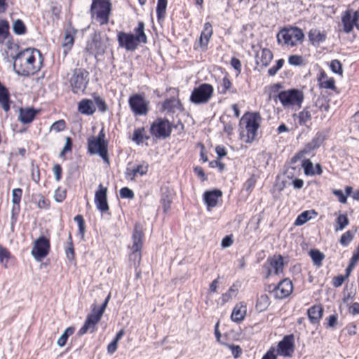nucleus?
Wrapping results in <instances>:
<instances>
[{
  "instance_id": "20",
  "label": "nucleus",
  "mask_w": 359,
  "mask_h": 359,
  "mask_svg": "<svg viewBox=\"0 0 359 359\" xmlns=\"http://www.w3.org/2000/svg\"><path fill=\"white\" fill-rule=\"evenodd\" d=\"M308 38L313 46L318 47L321 43L325 41L327 33L325 31L321 32L318 29H311L308 32Z\"/></svg>"
},
{
  "instance_id": "62",
  "label": "nucleus",
  "mask_w": 359,
  "mask_h": 359,
  "mask_svg": "<svg viewBox=\"0 0 359 359\" xmlns=\"http://www.w3.org/2000/svg\"><path fill=\"white\" fill-rule=\"evenodd\" d=\"M229 348L231 349V353L235 358H238L242 354V349L238 345L227 344Z\"/></svg>"
},
{
  "instance_id": "40",
  "label": "nucleus",
  "mask_w": 359,
  "mask_h": 359,
  "mask_svg": "<svg viewBox=\"0 0 359 359\" xmlns=\"http://www.w3.org/2000/svg\"><path fill=\"white\" fill-rule=\"evenodd\" d=\"M337 226L335 227V231H339L344 229L347 225L349 224V219L346 215L341 214L339 215L337 219Z\"/></svg>"
},
{
  "instance_id": "12",
  "label": "nucleus",
  "mask_w": 359,
  "mask_h": 359,
  "mask_svg": "<svg viewBox=\"0 0 359 359\" xmlns=\"http://www.w3.org/2000/svg\"><path fill=\"white\" fill-rule=\"evenodd\" d=\"M50 248L49 239L41 236L34 241L31 254L36 261L39 262L48 255Z\"/></svg>"
},
{
  "instance_id": "19",
  "label": "nucleus",
  "mask_w": 359,
  "mask_h": 359,
  "mask_svg": "<svg viewBox=\"0 0 359 359\" xmlns=\"http://www.w3.org/2000/svg\"><path fill=\"white\" fill-rule=\"evenodd\" d=\"M276 299H283L287 297L293 290V285L289 278H284L276 285Z\"/></svg>"
},
{
  "instance_id": "16",
  "label": "nucleus",
  "mask_w": 359,
  "mask_h": 359,
  "mask_svg": "<svg viewBox=\"0 0 359 359\" xmlns=\"http://www.w3.org/2000/svg\"><path fill=\"white\" fill-rule=\"evenodd\" d=\"M95 203L98 210L106 212L109 210L107 203V188L100 184L95 193Z\"/></svg>"
},
{
  "instance_id": "48",
  "label": "nucleus",
  "mask_w": 359,
  "mask_h": 359,
  "mask_svg": "<svg viewBox=\"0 0 359 359\" xmlns=\"http://www.w3.org/2000/svg\"><path fill=\"white\" fill-rule=\"evenodd\" d=\"M330 67L331 70L335 73L338 74L339 75H342L343 69H342V65L338 60H332L330 62Z\"/></svg>"
},
{
  "instance_id": "22",
  "label": "nucleus",
  "mask_w": 359,
  "mask_h": 359,
  "mask_svg": "<svg viewBox=\"0 0 359 359\" xmlns=\"http://www.w3.org/2000/svg\"><path fill=\"white\" fill-rule=\"evenodd\" d=\"M78 111L82 114L90 116L95 113L96 108L93 100L83 99L79 102Z\"/></svg>"
},
{
  "instance_id": "6",
  "label": "nucleus",
  "mask_w": 359,
  "mask_h": 359,
  "mask_svg": "<svg viewBox=\"0 0 359 359\" xmlns=\"http://www.w3.org/2000/svg\"><path fill=\"white\" fill-rule=\"evenodd\" d=\"M89 73L85 69L78 68L73 71L70 79V85L74 93L84 91L86 88L89 79Z\"/></svg>"
},
{
  "instance_id": "44",
  "label": "nucleus",
  "mask_w": 359,
  "mask_h": 359,
  "mask_svg": "<svg viewBox=\"0 0 359 359\" xmlns=\"http://www.w3.org/2000/svg\"><path fill=\"white\" fill-rule=\"evenodd\" d=\"M74 220L77 222L79 226V233L81 235V238L84 237L85 231H86V224L85 221L82 215H78L74 217Z\"/></svg>"
},
{
  "instance_id": "57",
  "label": "nucleus",
  "mask_w": 359,
  "mask_h": 359,
  "mask_svg": "<svg viewBox=\"0 0 359 359\" xmlns=\"http://www.w3.org/2000/svg\"><path fill=\"white\" fill-rule=\"evenodd\" d=\"M144 129L143 128L135 130L133 133V140L136 142L137 144L142 143L144 139Z\"/></svg>"
},
{
  "instance_id": "31",
  "label": "nucleus",
  "mask_w": 359,
  "mask_h": 359,
  "mask_svg": "<svg viewBox=\"0 0 359 359\" xmlns=\"http://www.w3.org/2000/svg\"><path fill=\"white\" fill-rule=\"evenodd\" d=\"M297 116L298 118V123L300 126H307V122L311 120V114L310 111L309 110V107H306L304 108V109L299 113L298 115L293 114V117Z\"/></svg>"
},
{
  "instance_id": "60",
  "label": "nucleus",
  "mask_w": 359,
  "mask_h": 359,
  "mask_svg": "<svg viewBox=\"0 0 359 359\" xmlns=\"http://www.w3.org/2000/svg\"><path fill=\"white\" fill-rule=\"evenodd\" d=\"M67 191L65 189L57 188L55 191V200L58 202H62L66 198Z\"/></svg>"
},
{
  "instance_id": "32",
  "label": "nucleus",
  "mask_w": 359,
  "mask_h": 359,
  "mask_svg": "<svg viewBox=\"0 0 359 359\" xmlns=\"http://www.w3.org/2000/svg\"><path fill=\"white\" fill-rule=\"evenodd\" d=\"M317 215V212L312 210H306L302 212L298 217H297L294 224L296 226H300L305 224L306 222H308L309 219L312 218V215Z\"/></svg>"
},
{
  "instance_id": "51",
  "label": "nucleus",
  "mask_w": 359,
  "mask_h": 359,
  "mask_svg": "<svg viewBox=\"0 0 359 359\" xmlns=\"http://www.w3.org/2000/svg\"><path fill=\"white\" fill-rule=\"evenodd\" d=\"M22 191L20 188H15L12 191V203L19 205L21 201Z\"/></svg>"
},
{
  "instance_id": "18",
  "label": "nucleus",
  "mask_w": 359,
  "mask_h": 359,
  "mask_svg": "<svg viewBox=\"0 0 359 359\" xmlns=\"http://www.w3.org/2000/svg\"><path fill=\"white\" fill-rule=\"evenodd\" d=\"M328 135L327 130L318 131L311 140L305 144L304 152L310 154L311 151L318 149L323 142L327 139Z\"/></svg>"
},
{
  "instance_id": "64",
  "label": "nucleus",
  "mask_w": 359,
  "mask_h": 359,
  "mask_svg": "<svg viewBox=\"0 0 359 359\" xmlns=\"http://www.w3.org/2000/svg\"><path fill=\"white\" fill-rule=\"evenodd\" d=\"M335 82L334 79L330 78L329 79H327L326 81H321L320 83V87L325 88L327 89H334L335 88Z\"/></svg>"
},
{
  "instance_id": "56",
  "label": "nucleus",
  "mask_w": 359,
  "mask_h": 359,
  "mask_svg": "<svg viewBox=\"0 0 359 359\" xmlns=\"http://www.w3.org/2000/svg\"><path fill=\"white\" fill-rule=\"evenodd\" d=\"M219 120H220L221 123L223 124L224 132H225L229 135H231L233 130V124L231 123V121H226L224 120V117H223V116L220 117Z\"/></svg>"
},
{
  "instance_id": "36",
  "label": "nucleus",
  "mask_w": 359,
  "mask_h": 359,
  "mask_svg": "<svg viewBox=\"0 0 359 359\" xmlns=\"http://www.w3.org/2000/svg\"><path fill=\"white\" fill-rule=\"evenodd\" d=\"M74 42V39L73 35L69 32H67L65 33L63 41L62 46L64 48V54L66 55L69 50H71Z\"/></svg>"
},
{
  "instance_id": "63",
  "label": "nucleus",
  "mask_w": 359,
  "mask_h": 359,
  "mask_svg": "<svg viewBox=\"0 0 359 359\" xmlns=\"http://www.w3.org/2000/svg\"><path fill=\"white\" fill-rule=\"evenodd\" d=\"M233 243V235H227L223 238L221 242V245L223 248L230 247Z\"/></svg>"
},
{
  "instance_id": "45",
  "label": "nucleus",
  "mask_w": 359,
  "mask_h": 359,
  "mask_svg": "<svg viewBox=\"0 0 359 359\" xmlns=\"http://www.w3.org/2000/svg\"><path fill=\"white\" fill-rule=\"evenodd\" d=\"M212 27L210 22H206L203 25V39H205L206 43H203V47L207 46L208 43L212 35Z\"/></svg>"
},
{
  "instance_id": "14",
  "label": "nucleus",
  "mask_w": 359,
  "mask_h": 359,
  "mask_svg": "<svg viewBox=\"0 0 359 359\" xmlns=\"http://www.w3.org/2000/svg\"><path fill=\"white\" fill-rule=\"evenodd\" d=\"M129 106L136 115H146L148 112V102L140 94H135L130 97Z\"/></svg>"
},
{
  "instance_id": "27",
  "label": "nucleus",
  "mask_w": 359,
  "mask_h": 359,
  "mask_svg": "<svg viewBox=\"0 0 359 359\" xmlns=\"http://www.w3.org/2000/svg\"><path fill=\"white\" fill-rule=\"evenodd\" d=\"M283 41L284 44L294 46L296 42L292 40L290 29H283L277 34V41L280 43L281 41Z\"/></svg>"
},
{
  "instance_id": "23",
  "label": "nucleus",
  "mask_w": 359,
  "mask_h": 359,
  "mask_svg": "<svg viewBox=\"0 0 359 359\" xmlns=\"http://www.w3.org/2000/svg\"><path fill=\"white\" fill-rule=\"evenodd\" d=\"M38 111L32 108L23 109L20 108L19 110L18 120L24 123H30L35 118Z\"/></svg>"
},
{
  "instance_id": "58",
  "label": "nucleus",
  "mask_w": 359,
  "mask_h": 359,
  "mask_svg": "<svg viewBox=\"0 0 359 359\" xmlns=\"http://www.w3.org/2000/svg\"><path fill=\"white\" fill-rule=\"evenodd\" d=\"M120 196L122 198L133 199L135 195L133 190L128 187H123L120 189Z\"/></svg>"
},
{
  "instance_id": "53",
  "label": "nucleus",
  "mask_w": 359,
  "mask_h": 359,
  "mask_svg": "<svg viewBox=\"0 0 359 359\" xmlns=\"http://www.w3.org/2000/svg\"><path fill=\"white\" fill-rule=\"evenodd\" d=\"M95 102L99 111L104 113L108 110L105 101L99 96L95 97Z\"/></svg>"
},
{
  "instance_id": "25",
  "label": "nucleus",
  "mask_w": 359,
  "mask_h": 359,
  "mask_svg": "<svg viewBox=\"0 0 359 359\" xmlns=\"http://www.w3.org/2000/svg\"><path fill=\"white\" fill-rule=\"evenodd\" d=\"M246 306L243 303L237 304L231 313V318L233 322L241 323L245 318L246 315Z\"/></svg>"
},
{
  "instance_id": "28",
  "label": "nucleus",
  "mask_w": 359,
  "mask_h": 359,
  "mask_svg": "<svg viewBox=\"0 0 359 359\" xmlns=\"http://www.w3.org/2000/svg\"><path fill=\"white\" fill-rule=\"evenodd\" d=\"M148 171V165H138L133 168H127L126 175L130 180H133L137 174L143 175Z\"/></svg>"
},
{
  "instance_id": "55",
  "label": "nucleus",
  "mask_w": 359,
  "mask_h": 359,
  "mask_svg": "<svg viewBox=\"0 0 359 359\" xmlns=\"http://www.w3.org/2000/svg\"><path fill=\"white\" fill-rule=\"evenodd\" d=\"M65 126H66L65 121L64 120L61 119V120L54 122L50 127V130H54L56 133H58V132L64 130L65 128Z\"/></svg>"
},
{
  "instance_id": "11",
  "label": "nucleus",
  "mask_w": 359,
  "mask_h": 359,
  "mask_svg": "<svg viewBox=\"0 0 359 359\" xmlns=\"http://www.w3.org/2000/svg\"><path fill=\"white\" fill-rule=\"evenodd\" d=\"M108 144L106 141H101L91 137L88 140V151L90 154H98L102 159L109 163Z\"/></svg>"
},
{
  "instance_id": "17",
  "label": "nucleus",
  "mask_w": 359,
  "mask_h": 359,
  "mask_svg": "<svg viewBox=\"0 0 359 359\" xmlns=\"http://www.w3.org/2000/svg\"><path fill=\"white\" fill-rule=\"evenodd\" d=\"M222 195V191L218 189L208 190L203 193V201L208 211H210L212 208L217 205L219 200L221 199Z\"/></svg>"
},
{
  "instance_id": "34",
  "label": "nucleus",
  "mask_w": 359,
  "mask_h": 359,
  "mask_svg": "<svg viewBox=\"0 0 359 359\" xmlns=\"http://www.w3.org/2000/svg\"><path fill=\"white\" fill-rule=\"evenodd\" d=\"M270 300L269 297L266 294H262L259 297H258L255 305V308L259 312H262L265 311L268 308Z\"/></svg>"
},
{
  "instance_id": "38",
  "label": "nucleus",
  "mask_w": 359,
  "mask_h": 359,
  "mask_svg": "<svg viewBox=\"0 0 359 359\" xmlns=\"http://www.w3.org/2000/svg\"><path fill=\"white\" fill-rule=\"evenodd\" d=\"M13 31L17 35H22L27 32V28L22 20L18 19L13 22Z\"/></svg>"
},
{
  "instance_id": "49",
  "label": "nucleus",
  "mask_w": 359,
  "mask_h": 359,
  "mask_svg": "<svg viewBox=\"0 0 359 359\" xmlns=\"http://www.w3.org/2000/svg\"><path fill=\"white\" fill-rule=\"evenodd\" d=\"M213 88L210 84L203 83V103L207 102L212 97Z\"/></svg>"
},
{
  "instance_id": "37",
  "label": "nucleus",
  "mask_w": 359,
  "mask_h": 359,
  "mask_svg": "<svg viewBox=\"0 0 359 359\" xmlns=\"http://www.w3.org/2000/svg\"><path fill=\"white\" fill-rule=\"evenodd\" d=\"M9 34V23L6 20H0V43H2Z\"/></svg>"
},
{
  "instance_id": "61",
  "label": "nucleus",
  "mask_w": 359,
  "mask_h": 359,
  "mask_svg": "<svg viewBox=\"0 0 359 359\" xmlns=\"http://www.w3.org/2000/svg\"><path fill=\"white\" fill-rule=\"evenodd\" d=\"M288 62L292 65L299 66L303 63V59L300 55H292L289 57Z\"/></svg>"
},
{
  "instance_id": "3",
  "label": "nucleus",
  "mask_w": 359,
  "mask_h": 359,
  "mask_svg": "<svg viewBox=\"0 0 359 359\" xmlns=\"http://www.w3.org/2000/svg\"><path fill=\"white\" fill-rule=\"evenodd\" d=\"M109 39L107 36H102L100 32H94L87 42L86 51L95 57L104 54L108 47Z\"/></svg>"
},
{
  "instance_id": "24",
  "label": "nucleus",
  "mask_w": 359,
  "mask_h": 359,
  "mask_svg": "<svg viewBox=\"0 0 359 359\" xmlns=\"http://www.w3.org/2000/svg\"><path fill=\"white\" fill-rule=\"evenodd\" d=\"M323 309L320 305H314L307 310L309 320L313 324H318L323 316Z\"/></svg>"
},
{
  "instance_id": "30",
  "label": "nucleus",
  "mask_w": 359,
  "mask_h": 359,
  "mask_svg": "<svg viewBox=\"0 0 359 359\" xmlns=\"http://www.w3.org/2000/svg\"><path fill=\"white\" fill-rule=\"evenodd\" d=\"M135 38L138 43L147 42V37L144 33V23L142 21L138 22V26L135 29Z\"/></svg>"
},
{
  "instance_id": "42",
  "label": "nucleus",
  "mask_w": 359,
  "mask_h": 359,
  "mask_svg": "<svg viewBox=\"0 0 359 359\" xmlns=\"http://www.w3.org/2000/svg\"><path fill=\"white\" fill-rule=\"evenodd\" d=\"M302 168L304 170V174L307 176L315 175L314 168L313 163L309 159H305L302 162Z\"/></svg>"
},
{
  "instance_id": "5",
  "label": "nucleus",
  "mask_w": 359,
  "mask_h": 359,
  "mask_svg": "<svg viewBox=\"0 0 359 359\" xmlns=\"http://www.w3.org/2000/svg\"><path fill=\"white\" fill-rule=\"evenodd\" d=\"M277 97L283 107L297 106L298 108L302 107V104L304 99V93L302 90L291 88L287 90L280 91Z\"/></svg>"
},
{
  "instance_id": "52",
  "label": "nucleus",
  "mask_w": 359,
  "mask_h": 359,
  "mask_svg": "<svg viewBox=\"0 0 359 359\" xmlns=\"http://www.w3.org/2000/svg\"><path fill=\"white\" fill-rule=\"evenodd\" d=\"M285 61L283 59H279L276 61V65L273 66L268 70L269 76H273L276 74L278 71L280 69L284 64Z\"/></svg>"
},
{
  "instance_id": "33",
  "label": "nucleus",
  "mask_w": 359,
  "mask_h": 359,
  "mask_svg": "<svg viewBox=\"0 0 359 359\" xmlns=\"http://www.w3.org/2000/svg\"><path fill=\"white\" fill-rule=\"evenodd\" d=\"M163 108L168 111H174L175 109H180L181 108V104L177 99H167L163 104Z\"/></svg>"
},
{
  "instance_id": "54",
  "label": "nucleus",
  "mask_w": 359,
  "mask_h": 359,
  "mask_svg": "<svg viewBox=\"0 0 359 359\" xmlns=\"http://www.w3.org/2000/svg\"><path fill=\"white\" fill-rule=\"evenodd\" d=\"M348 277H349V276H347L346 273H345V275H339V276H334L332 278L333 286L335 287H339L341 286L342 284L344 283V282L345 281V280L346 278H348Z\"/></svg>"
},
{
  "instance_id": "35",
  "label": "nucleus",
  "mask_w": 359,
  "mask_h": 359,
  "mask_svg": "<svg viewBox=\"0 0 359 359\" xmlns=\"http://www.w3.org/2000/svg\"><path fill=\"white\" fill-rule=\"evenodd\" d=\"M309 255L316 266L319 267L322 265V262L325 258L323 252L317 249H312L309 251Z\"/></svg>"
},
{
  "instance_id": "8",
  "label": "nucleus",
  "mask_w": 359,
  "mask_h": 359,
  "mask_svg": "<svg viewBox=\"0 0 359 359\" xmlns=\"http://www.w3.org/2000/svg\"><path fill=\"white\" fill-rule=\"evenodd\" d=\"M144 233L139 225H135L132 239L133 246L132 252L130 255V259L135 263L140 264L141 260V250L142 248V238Z\"/></svg>"
},
{
  "instance_id": "29",
  "label": "nucleus",
  "mask_w": 359,
  "mask_h": 359,
  "mask_svg": "<svg viewBox=\"0 0 359 359\" xmlns=\"http://www.w3.org/2000/svg\"><path fill=\"white\" fill-rule=\"evenodd\" d=\"M267 263H269L274 269V273L276 275H278L280 273L283 272L284 262L283 257L281 255H279L276 259L269 257L267 259Z\"/></svg>"
},
{
  "instance_id": "10",
  "label": "nucleus",
  "mask_w": 359,
  "mask_h": 359,
  "mask_svg": "<svg viewBox=\"0 0 359 359\" xmlns=\"http://www.w3.org/2000/svg\"><path fill=\"white\" fill-rule=\"evenodd\" d=\"M341 22L346 33L351 32L354 27L359 30V8L355 11L351 9L345 11L341 15Z\"/></svg>"
},
{
  "instance_id": "4",
  "label": "nucleus",
  "mask_w": 359,
  "mask_h": 359,
  "mask_svg": "<svg viewBox=\"0 0 359 359\" xmlns=\"http://www.w3.org/2000/svg\"><path fill=\"white\" fill-rule=\"evenodd\" d=\"M262 116L259 112H248L246 113L243 118L242 121H245V129L247 131L245 140L246 143H252L257 136L258 129L261 126Z\"/></svg>"
},
{
  "instance_id": "9",
  "label": "nucleus",
  "mask_w": 359,
  "mask_h": 359,
  "mask_svg": "<svg viewBox=\"0 0 359 359\" xmlns=\"http://www.w3.org/2000/svg\"><path fill=\"white\" fill-rule=\"evenodd\" d=\"M172 131L170 123L161 118L156 119L151 126L150 133L156 138L165 139Z\"/></svg>"
},
{
  "instance_id": "59",
  "label": "nucleus",
  "mask_w": 359,
  "mask_h": 359,
  "mask_svg": "<svg viewBox=\"0 0 359 359\" xmlns=\"http://www.w3.org/2000/svg\"><path fill=\"white\" fill-rule=\"evenodd\" d=\"M359 258L358 257V255H353L352 257L350 259L349 264L348 266L346 267L345 272L347 274V276H350L352 270L355 267L356 263L358 262Z\"/></svg>"
},
{
  "instance_id": "7",
  "label": "nucleus",
  "mask_w": 359,
  "mask_h": 359,
  "mask_svg": "<svg viewBox=\"0 0 359 359\" xmlns=\"http://www.w3.org/2000/svg\"><path fill=\"white\" fill-rule=\"evenodd\" d=\"M106 307L107 305L102 304L97 311L94 309L93 310V313L88 316L84 325L79 330L78 334L81 336L86 334L88 331H90L91 333L95 332L96 330V325L100 320Z\"/></svg>"
},
{
  "instance_id": "41",
  "label": "nucleus",
  "mask_w": 359,
  "mask_h": 359,
  "mask_svg": "<svg viewBox=\"0 0 359 359\" xmlns=\"http://www.w3.org/2000/svg\"><path fill=\"white\" fill-rule=\"evenodd\" d=\"M190 100L195 104L202 103V84H200L193 90Z\"/></svg>"
},
{
  "instance_id": "2",
  "label": "nucleus",
  "mask_w": 359,
  "mask_h": 359,
  "mask_svg": "<svg viewBox=\"0 0 359 359\" xmlns=\"http://www.w3.org/2000/svg\"><path fill=\"white\" fill-rule=\"evenodd\" d=\"M111 11V4L109 0H93L90 11L91 18L96 20L101 26L109 22Z\"/></svg>"
},
{
  "instance_id": "1",
  "label": "nucleus",
  "mask_w": 359,
  "mask_h": 359,
  "mask_svg": "<svg viewBox=\"0 0 359 359\" xmlns=\"http://www.w3.org/2000/svg\"><path fill=\"white\" fill-rule=\"evenodd\" d=\"M13 69L22 76H29L41 68L43 58L41 52L35 48H26L13 57Z\"/></svg>"
},
{
  "instance_id": "26",
  "label": "nucleus",
  "mask_w": 359,
  "mask_h": 359,
  "mask_svg": "<svg viewBox=\"0 0 359 359\" xmlns=\"http://www.w3.org/2000/svg\"><path fill=\"white\" fill-rule=\"evenodd\" d=\"M171 203L172 191L167 187H162L161 203L162 204L164 212H167L170 210Z\"/></svg>"
},
{
  "instance_id": "13",
  "label": "nucleus",
  "mask_w": 359,
  "mask_h": 359,
  "mask_svg": "<svg viewBox=\"0 0 359 359\" xmlns=\"http://www.w3.org/2000/svg\"><path fill=\"white\" fill-rule=\"evenodd\" d=\"M294 351V337L292 334L285 335L277 346V353L281 356L290 358Z\"/></svg>"
},
{
  "instance_id": "15",
  "label": "nucleus",
  "mask_w": 359,
  "mask_h": 359,
  "mask_svg": "<svg viewBox=\"0 0 359 359\" xmlns=\"http://www.w3.org/2000/svg\"><path fill=\"white\" fill-rule=\"evenodd\" d=\"M117 41L120 48H125L128 51H134L139 45L138 42L135 40V35L132 33L118 32L117 34Z\"/></svg>"
},
{
  "instance_id": "21",
  "label": "nucleus",
  "mask_w": 359,
  "mask_h": 359,
  "mask_svg": "<svg viewBox=\"0 0 359 359\" xmlns=\"http://www.w3.org/2000/svg\"><path fill=\"white\" fill-rule=\"evenodd\" d=\"M273 59L272 52L269 48H262L256 54V63L262 68L267 67Z\"/></svg>"
},
{
  "instance_id": "39",
  "label": "nucleus",
  "mask_w": 359,
  "mask_h": 359,
  "mask_svg": "<svg viewBox=\"0 0 359 359\" xmlns=\"http://www.w3.org/2000/svg\"><path fill=\"white\" fill-rule=\"evenodd\" d=\"M167 3V0H158L156 15L158 20L163 19L165 16Z\"/></svg>"
},
{
  "instance_id": "47",
  "label": "nucleus",
  "mask_w": 359,
  "mask_h": 359,
  "mask_svg": "<svg viewBox=\"0 0 359 359\" xmlns=\"http://www.w3.org/2000/svg\"><path fill=\"white\" fill-rule=\"evenodd\" d=\"M353 239V234L351 231H347L343 233L340 238L339 243L343 246H347Z\"/></svg>"
},
{
  "instance_id": "46",
  "label": "nucleus",
  "mask_w": 359,
  "mask_h": 359,
  "mask_svg": "<svg viewBox=\"0 0 359 359\" xmlns=\"http://www.w3.org/2000/svg\"><path fill=\"white\" fill-rule=\"evenodd\" d=\"M290 30L292 40L295 39L296 41H303L304 39V34L300 28L294 27L290 28Z\"/></svg>"
},
{
  "instance_id": "43",
  "label": "nucleus",
  "mask_w": 359,
  "mask_h": 359,
  "mask_svg": "<svg viewBox=\"0 0 359 359\" xmlns=\"http://www.w3.org/2000/svg\"><path fill=\"white\" fill-rule=\"evenodd\" d=\"M10 257V252L0 245V263H1L5 267H7V264Z\"/></svg>"
},
{
  "instance_id": "50",
  "label": "nucleus",
  "mask_w": 359,
  "mask_h": 359,
  "mask_svg": "<svg viewBox=\"0 0 359 359\" xmlns=\"http://www.w3.org/2000/svg\"><path fill=\"white\" fill-rule=\"evenodd\" d=\"M68 247L65 250L67 257L69 260H72L74 258V250L72 243V238L71 233L69 234L68 237Z\"/></svg>"
}]
</instances>
